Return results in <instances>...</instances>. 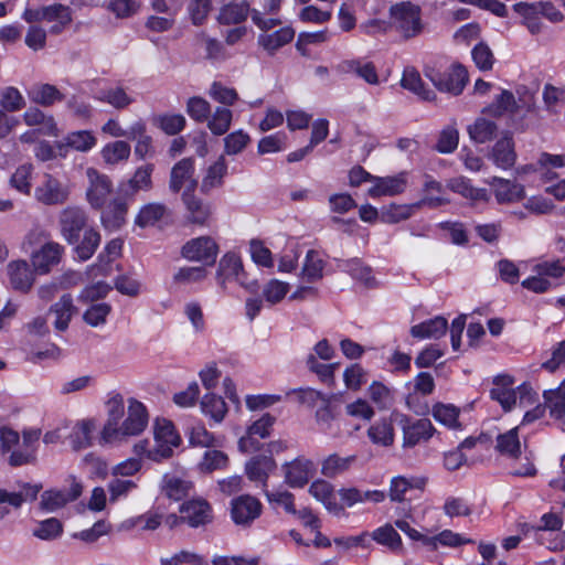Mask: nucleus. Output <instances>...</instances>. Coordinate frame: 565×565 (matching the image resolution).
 Masks as SVG:
<instances>
[{
  "instance_id": "1",
  "label": "nucleus",
  "mask_w": 565,
  "mask_h": 565,
  "mask_svg": "<svg viewBox=\"0 0 565 565\" xmlns=\"http://www.w3.org/2000/svg\"><path fill=\"white\" fill-rule=\"evenodd\" d=\"M149 416L146 406L135 399L128 401L127 416L121 424H105L99 437L100 445H120L131 437L141 435L148 426Z\"/></svg>"
},
{
  "instance_id": "2",
  "label": "nucleus",
  "mask_w": 565,
  "mask_h": 565,
  "mask_svg": "<svg viewBox=\"0 0 565 565\" xmlns=\"http://www.w3.org/2000/svg\"><path fill=\"white\" fill-rule=\"evenodd\" d=\"M390 14L395 30L405 39L419 35L424 29L419 6L403 1L391 7Z\"/></svg>"
},
{
  "instance_id": "3",
  "label": "nucleus",
  "mask_w": 565,
  "mask_h": 565,
  "mask_svg": "<svg viewBox=\"0 0 565 565\" xmlns=\"http://www.w3.org/2000/svg\"><path fill=\"white\" fill-rule=\"evenodd\" d=\"M493 383L494 387L490 390V397L497 401L504 412H510L516 405L518 398L521 403L524 398H531V386L524 383L513 388L514 381L510 375H498Z\"/></svg>"
},
{
  "instance_id": "4",
  "label": "nucleus",
  "mask_w": 565,
  "mask_h": 565,
  "mask_svg": "<svg viewBox=\"0 0 565 565\" xmlns=\"http://www.w3.org/2000/svg\"><path fill=\"white\" fill-rule=\"evenodd\" d=\"M426 76L438 90L450 93L455 96L461 94L468 82V72L460 64H455L445 72L431 70L426 72Z\"/></svg>"
},
{
  "instance_id": "5",
  "label": "nucleus",
  "mask_w": 565,
  "mask_h": 565,
  "mask_svg": "<svg viewBox=\"0 0 565 565\" xmlns=\"http://www.w3.org/2000/svg\"><path fill=\"white\" fill-rule=\"evenodd\" d=\"M62 237L70 244L78 242L81 233L89 227L86 212L78 206L65 207L58 216Z\"/></svg>"
},
{
  "instance_id": "6",
  "label": "nucleus",
  "mask_w": 565,
  "mask_h": 565,
  "mask_svg": "<svg viewBox=\"0 0 565 565\" xmlns=\"http://www.w3.org/2000/svg\"><path fill=\"white\" fill-rule=\"evenodd\" d=\"M134 199L126 196L118 188L116 195L102 209L100 221L103 226L109 231L119 230L126 222L129 203Z\"/></svg>"
},
{
  "instance_id": "7",
  "label": "nucleus",
  "mask_w": 565,
  "mask_h": 565,
  "mask_svg": "<svg viewBox=\"0 0 565 565\" xmlns=\"http://www.w3.org/2000/svg\"><path fill=\"white\" fill-rule=\"evenodd\" d=\"M64 250V246L57 242H45L31 253L32 267L40 275L50 273L52 267L60 264Z\"/></svg>"
},
{
  "instance_id": "8",
  "label": "nucleus",
  "mask_w": 565,
  "mask_h": 565,
  "mask_svg": "<svg viewBox=\"0 0 565 565\" xmlns=\"http://www.w3.org/2000/svg\"><path fill=\"white\" fill-rule=\"evenodd\" d=\"M87 177L89 179L86 192L87 201L93 209L102 210L113 192V183L106 174H102L93 168L87 169Z\"/></svg>"
},
{
  "instance_id": "9",
  "label": "nucleus",
  "mask_w": 565,
  "mask_h": 565,
  "mask_svg": "<svg viewBox=\"0 0 565 565\" xmlns=\"http://www.w3.org/2000/svg\"><path fill=\"white\" fill-rule=\"evenodd\" d=\"M10 287L21 294H28L35 281V270L24 259L11 260L6 269Z\"/></svg>"
},
{
  "instance_id": "10",
  "label": "nucleus",
  "mask_w": 565,
  "mask_h": 565,
  "mask_svg": "<svg viewBox=\"0 0 565 565\" xmlns=\"http://www.w3.org/2000/svg\"><path fill=\"white\" fill-rule=\"evenodd\" d=\"M179 511L190 527L205 526L213 521V509L204 499L188 500L180 505Z\"/></svg>"
},
{
  "instance_id": "11",
  "label": "nucleus",
  "mask_w": 565,
  "mask_h": 565,
  "mask_svg": "<svg viewBox=\"0 0 565 565\" xmlns=\"http://www.w3.org/2000/svg\"><path fill=\"white\" fill-rule=\"evenodd\" d=\"M262 510L260 501L249 494L239 495L231 502V515L238 525H249L259 518Z\"/></svg>"
},
{
  "instance_id": "12",
  "label": "nucleus",
  "mask_w": 565,
  "mask_h": 565,
  "mask_svg": "<svg viewBox=\"0 0 565 565\" xmlns=\"http://www.w3.org/2000/svg\"><path fill=\"white\" fill-rule=\"evenodd\" d=\"M218 246L213 238L201 236L193 238L182 247V256L189 260L204 262L206 265L215 263Z\"/></svg>"
},
{
  "instance_id": "13",
  "label": "nucleus",
  "mask_w": 565,
  "mask_h": 565,
  "mask_svg": "<svg viewBox=\"0 0 565 565\" xmlns=\"http://www.w3.org/2000/svg\"><path fill=\"white\" fill-rule=\"evenodd\" d=\"M194 175V160L192 158H184L178 161L171 169L169 189L173 193H179L181 189L186 185L185 191H194L198 181Z\"/></svg>"
},
{
  "instance_id": "14",
  "label": "nucleus",
  "mask_w": 565,
  "mask_h": 565,
  "mask_svg": "<svg viewBox=\"0 0 565 565\" xmlns=\"http://www.w3.org/2000/svg\"><path fill=\"white\" fill-rule=\"evenodd\" d=\"M285 482L291 488H302L308 483L315 471V463L303 457H298L282 465Z\"/></svg>"
},
{
  "instance_id": "15",
  "label": "nucleus",
  "mask_w": 565,
  "mask_h": 565,
  "mask_svg": "<svg viewBox=\"0 0 565 565\" xmlns=\"http://www.w3.org/2000/svg\"><path fill=\"white\" fill-rule=\"evenodd\" d=\"M34 196L45 205H56L67 200L68 191L57 179L45 174L43 183L35 189Z\"/></svg>"
},
{
  "instance_id": "16",
  "label": "nucleus",
  "mask_w": 565,
  "mask_h": 565,
  "mask_svg": "<svg viewBox=\"0 0 565 565\" xmlns=\"http://www.w3.org/2000/svg\"><path fill=\"white\" fill-rule=\"evenodd\" d=\"M276 467V461L271 456L258 455L252 457L246 462L245 473L250 481L259 483L265 491L269 473L273 472Z\"/></svg>"
},
{
  "instance_id": "17",
  "label": "nucleus",
  "mask_w": 565,
  "mask_h": 565,
  "mask_svg": "<svg viewBox=\"0 0 565 565\" xmlns=\"http://www.w3.org/2000/svg\"><path fill=\"white\" fill-rule=\"evenodd\" d=\"M182 202L185 206V218L188 222L204 226L211 216V206L194 194V191H184Z\"/></svg>"
},
{
  "instance_id": "18",
  "label": "nucleus",
  "mask_w": 565,
  "mask_h": 565,
  "mask_svg": "<svg viewBox=\"0 0 565 565\" xmlns=\"http://www.w3.org/2000/svg\"><path fill=\"white\" fill-rule=\"evenodd\" d=\"M489 184L493 188L498 203H513L525 198L524 186L513 181L493 177Z\"/></svg>"
},
{
  "instance_id": "19",
  "label": "nucleus",
  "mask_w": 565,
  "mask_h": 565,
  "mask_svg": "<svg viewBox=\"0 0 565 565\" xmlns=\"http://www.w3.org/2000/svg\"><path fill=\"white\" fill-rule=\"evenodd\" d=\"M491 158L494 164L501 169H510L514 166L516 153L514 150L513 137L505 132L493 146Z\"/></svg>"
},
{
  "instance_id": "20",
  "label": "nucleus",
  "mask_w": 565,
  "mask_h": 565,
  "mask_svg": "<svg viewBox=\"0 0 565 565\" xmlns=\"http://www.w3.org/2000/svg\"><path fill=\"white\" fill-rule=\"evenodd\" d=\"M309 493L321 502L329 512L335 515L343 512V505L337 502L334 489L330 482L322 479L315 480L309 487Z\"/></svg>"
},
{
  "instance_id": "21",
  "label": "nucleus",
  "mask_w": 565,
  "mask_h": 565,
  "mask_svg": "<svg viewBox=\"0 0 565 565\" xmlns=\"http://www.w3.org/2000/svg\"><path fill=\"white\" fill-rule=\"evenodd\" d=\"M435 431L436 429L429 419H417L416 422L404 426L403 446L414 447L420 441L428 440Z\"/></svg>"
},
{
  "instance_id": "22",
  "label": "nucleus",
  "mask_w": 565,
  "mask_h": 565,
  "mask_svg": "<svg viewBox=\"0 0 565 565\" xmlns=\"http://www.w3.org/2000/svg\"><path fill=\"white\" fill-rule=\"evenodd\" d=\"M153 169L152 163L139 167L126 183L119 185V189L124 191L126 196L128 195L132 199L138 191H149L152 188L151 174Z\"/></svg>"
},
{
  "instance_id": "23",
  "label": "nucleus",
  "mask_w": 565,
  "mask_h": 565,
  "mask_svg": "<svg viewBox=\"0 0 565 565\" xmlns=\"http://www.w3.org/2000/svg\"><path fill=\"white\" fill-rule=\"evenodd\" d=\"M448 330V321L441 316L428 319L411 328L409 332L416 339H440Z\"/></svg>"
},
{
  "instance_id": "24",
  "label": "nucleus",
  "mask_w": 565,
  "mask_h": 565,
  "mask_svg": "<svg viewBox=\"0 0 565 565\" xmlns=\"http://www.w3.org/2000/svg\"><path fill=\"white\" fill-rule=\"evenodd\" d=\"M406 179L403 173L393 177H375L374 185L369 189V195L379 198L382 195H396L404 192Z\"/></svg>"
},
{
  "instance_id": "25",
  "label": "nucleus",
  "mask_w": 565,
  "mask_h": 565,
  "mask_svg": "<svg viewBox=\"0 0 565 565\" xmlns=\"http://www.w3.org/2000/svg\"><path fill=\"white\" fill-rule=\"evenodd\" d=\"M422 204H428L430 206H437L441 204L440 199H429V200H423L419 203L413 204V205H396L391 204L390 206L385 207L381 212V220L384 223L387 224H395L401 221L407 220L411 217L413 210L415 207L420 206Z\"/></svg>"
},
{
  "instance_id": "26",
  "label": "nucleus",
  "mask_w": 565,
  "mask_h": 565,
  "mask_svg": "<svg viewBox=\"0 0 565 565\" xmlns=\"http://www.w3.org/2000/svg\"><path fill=\"white\" fill-rule=\"evenodd\" d=\"M294 38L295 30L290 26H285L273 33L260 34L257 42L269 55H274L280 47L291 42Z\"/></svg>"
},
{
  "instance_id": "27",
  "label": "nucleus",
  "mask_w": 565,
  "mask_h": 565,
  "mask_svg": "<svg viewBox=\"0 0 565 565\" xmlns=\"http://www.w3.org/2000/svg\"><path fill=\"white\" fill-rule=\"evenodd\" d=\"M226 174L227 163L224 154H221L217 160L207 168L206 174L201 181V192L209 194L213 189L221 188Z\"/></svg>"
},
{
  "instance_id": "28",
  "label": "nucleus",
  "mask_w": 565,
  "mask_h": 565,
  "mask_svg": "<svg viewBox=\"0 0 565 565\" xmlns=\"http://www.w3.org/2000/svg\"><path fill=\"white\" fill-rule=\"evenodd\" d=\"M338 71L343 74L354 73L370 85L379 84V75L372 62L362 63L360 60H347L338 65Z\"/></svg>"
},
{
  "instance_id": "29",
  "label": "nucleus",
  "mask_w": 565,
  "mask_h": 565,
  "mask_svg": "<svg viewBox=\"0 0 565 565\" xmlns=\"http://www.w3.org/2000/svg\"><path fill=\"white\" fill-rule=\"evenodd\" d=\"M43 21L55 22L51 28L52 34H60L72 22L71 9L61 3L44 6Z\"/></svg>"
},
{
  "instance_id": "30",
  "label": "nucleus",
  "mask_w": 565,
  "mask_h": 565,
  "mask_svg": "<svg viewBox=\"0 0 565 565\" xmlns=\"http://www.w3.org/2000/svg\"><path fill=\"white\" fill-rule=\"evenodd\" d=\"M76 307L70 294L63 295L57 302L50 308V313L55 316L54 327L58 331H65L68 328Z\"/></svg>"
},
{
  "instance_id": "31",
  "label": "nucleus",
  "mask_w": 565,
  "mask_h": 565,
  "mask_svg": "<svg viewBox=\"0 0 565 565\" xmlns=\"http://www.w3.org/2000/svg\"><path fill=\"white\" fill-rule=\"evenodd\" d=\"M243 264L241 258L234 253L225 254L220 263L216 271V279L221 286H224L226 280L235 278L241 280V274H243Z\"/></svg>"
},
{
  "instance_id": "32",
  "label": "nucleus",
  "mask_w": 565,
  "mask_h": 565,
  "mask_svg": "<svg viewBox=\"0 0 565 565\" xmlns=\"http://www.w3.org/2000/svg\"><path fill=\"white\" fill-rule=\"evenodd\" d=\"M95 98L117 110L126 109L135 102L134 97L128 95L126 88L120 85L100 89Z\"/></svg>"
},
{
  "instance_id": "33",
  "label": "nucleus",
  "mask_w": 565,
  "mask_h": 565,
  "mask_svg": "<svg viewBox=\"0 0 565 565\" xmlns=\"http://www.w3.org/2000/svg\"><path fill=\"white\" fill-rule=\"evenodd\" d=\"M467 131L470 139L476 143H486L497 137L498 126L492 120L479 117L468 126Z\"/></svg>"
},
{
  "instance_id": "34",
  "label": "nucleus",
  "mask_w": 565,
  "mask_h": 565,
  "mask_svg": "<svg viewBox=\"0 0 565 565\" xmlns=\"http://www.w3.org/2000/svg\"><path fill=\"white\" fill-rule=\"evenodd\" d=\"M370 536L377 544H381L387 547L393 553H402L403 552V542L401 535L394 529V526L390 523L384 524L375 529Z\"/></svg>"
},
{
  "instance_id": "35",
  "label": "nucleus",
  "mask_w": 565,
  "mask_h": 565,
  "mask_svg": "<svg viewBox=\"0 0 565 565\" xmlns=\"http://www.w3.org/2000/svg\"><path fill=\"white\" fill-rule=\"evenodd\" d=\"M355 461V455L341 457L339 454H331L321 462V473L327 478H335L347 472Z\"/></svg>"
},
{
  "instance_id": "36",
  "label": "nucleus",
  "mask_w": 565,
  "mask_h": 565,
  "mask_svg": "<svg viewBox=\"0 0 565 565\" xmlns=\"http://www.w3.org/2000/svg\"><path fill=\"white\" fill-rule=\"evenodd\" d=\"M95 422L92 419H84L78 422L70 436L72 448L75 451L85 449L93 445V433L95 430Z\"/></svg>"
},
{
  "instance_id": "37",
  "label": "nucleus",
  "mask_w": 565,
  "mask_h": 565,
  "mask_svg": "<svg viewBox=\"0 0 565 565\" xmlns=\"http://www.w3.org/2000/svg\"><path fill=\"white\" fill-rule=\"evenodd\" d=\"M482 113L497 118L505 114L514 115L515 95L508 89H503L500 95L495 96L490 105L483 108Z\"/></svg>"
},
{
  "instance_id": "38",
  "label": "nucleus",
  "mask_w": 565,
  "mask_h": 565,
  "mask_svg": "<svg viewBox=\"0 0 565 565\" xmlns=\"http://www.w3.org/2000/svg\"><path fill=\"white\" fill-rule=\"evenodd\" d=\"M100 234L95 228L87 227L84 231L82 241L78 239L76 244H74V252L77 258L82 262L88 260L96 252L100 244Z\"/></svg>"
},
{
  "instance_id": "39",
  "label": "nucleus",
  "mask_w": 565,
  "mask_h": 565,
  "mask_svg": "<svg viewBox=\"0 0 565 565\" xmlns=\"http://www.w3.org/2000/svg\"><path fill=\"white\" fill-rule=\"evenodd\" d=\"M161 489L169 499L180 501L189 495L192 482L175 476L164 475Z\"/></svg>"
},
{
  "instance_id": "40",
  "label": "nucleus",
  "mask_w": 565,
  "mask_h": 565,
  "mask_svg": "<svg viewBox=\"0 0 565 565\" xmlns=\"http://www.w3.org/2000/svg\"><path fill=\"white\" fill-rule=\"evenodd\" d=\"M167 214V206L162 203H147L139 210L135 217V224L141 228L153 226Z\"/></svg>"
},
{
  "instance_id": "41",
  "label": "nucleus",
  "mask_w": 565,
  "mask_h": 565,
  "mask_svg": "<svg viewBox=\"0 0 565 565\" xmlns=\"http://www.w3.org/2000/svg\"><path fill=\"white\" fill-rule=\"evenodd\" d=\"M200 405L202 413L217 424L221 423L227 414V406L223 397L213 393L205 394Z\"/></svg>"
},
{
  "instance_id": "42",
  "label": "nucleus",
  "mask_w": 565,
  "mask_h": 565,
  "mask_svg": "<svg viewBox=\"0 0 565 565\" xmlns=\"http://www.w3.org/2000/svg\"><path fill=\"white\" fill-rule=\"evenodd\" d=\"M268 7H264V10H259L257 8L252 9L250 18L254 24H256L262 31H268L281 23L279 19L276 18H264L265 14L276 13L280 8V0H267Z\"/></svg>"
},
{
  "instance_id": "43",
  "label": "nucleus",
  "mask_w": 565,
  "mask_h": 565,
  "mask_svg": "<svg viewBox=\"0 0 565 565\" xmlns=\"http://www.w3.org/2000/svg\"><path fill=\"white\" fill-rule=\"evenodd\" d=\"M131 148L127 141L117 140L109 142L102 149V158L107 164L115 166L127 161L130 157Z\"/></svg>"
},
{
  "instance_id": "44",
  "label": "nucleus",
  "mask_w": 565,
  "mask_h": 565,
  "mask_svg": "<svg viewBox=\"0 0 565 565\" xmlns=\"http://www.w3.org/2000/svg\"><path fill=\"white\" fill-rule=\"evenodd\" d=\"M250 11L248 3L245 1L228 3L221 9L217 20L225 25L237 24L245 21Z\"/></svg>"
},
{
  "instance_id": "45",
  "label": "nucleus",
  "mask_w": 565,
  "mask_h": 565,
  "mask_svg": "<svg viewBox=\"0 0 565 565\" xmlns=\"http://www.w3.org/2000/svg\"><path fill=\"white\" fill-rule=\"evenodd\" d=\"M471 539L462 537L460 534L450 530H444L440 533L429 536L425 540V546L430 551H436L438 545L457 547L463 544L472 543Z\"/></svg>"
},
{
  "instance_id": "46",
  "label": "nucleus",
  "mask_w": 565,
  "mask_h": 565,
  "mask_svg": "<svg viewBox=\"0 0 565 565\" xmlns=\"http://www.w3.org/2000/svg\"><path fill=\"white\" fill-rule=\"evenodd\" d=\"M96 145L95 136L88 130H78L70 132L65 137V143H57V148L62 151L66 147L77 151H88Z\"/></svg>"
},
{
  "instance_id": "47",
  "label": "nucleus",
  "mask_w": 565,
  "mask_h": 565,
  "mask_svg": "<svg viewBox=\"0 0 565 565\" xmlns=\"http://www.w3.org/2000/svg\"><path fill=\"white\" fill-rule=\"evenodd\" d=\"M495 449L501 454L511 458H518L521 455V444L518 434V427L500 434L497 437Z\"/></svg>"
},
{
  "instance_id": "48",
  "label": "nucleus",
  "mask_w": 565,
  "mask_h": 565,
  "mask_svg": "<svg viewBox=\"0 0 565 565\" xmlns=\"http://www.w3.org/2000/svg\"><path fill=\"white\" fill-rule=\"evenodd\" d=\"M516 13L522 15V23L527 28L531 34L541 32L542 22L539 18V11L535 3L519 2L513 6Z\"/></svg>"
},
{
  "instance_id": "49",
  "label": "nucleus",
  "mask_w": 565,
  "mask_h": 565,
  "mask_svg": "<svg viewBox=\"0 0 565 565\" xmlns=\"http://www.w3.org/2000/svg\"><path fill=\"white\" fill-rule=\"evenodd\" d=\"M323 268L324 262L319 253L313 249L308 250L301 269L302 277L309 282L317 281L322 278Z\"/></svg>"
},
{
  "instance_id": "50",
  "label": "nucleus",
  "mask_w": 565,
  "mask_h": 565,
  "mask_svg": "<svg viewBox=\"0 0 565 565\" xmlns=\"http://www.w3.org/2000/svg\"><path fill=\"white\" fill-rule=\"evenodd\" d=\"M401 85L405 89H408L425 100H431L434 98V93L424 87V83L420 78V75L414 68H406L403 73V77L401 79Z\"/></svg>"
},
{
  "instance_id": "51",
  "label": "nucleus",
  "mask_w": 565,
  "mask_h": 565,
  "mask_svg": "<svg viewBox=\"0 0 565 565\" xmlns=\"http://www.w3.org/2000/svg\"><path fill=\"white\" fill-rule=\"evenodd\" d=\"M32 99L42 106H52L56 102H62L64 95L51 84H39L32 90Z\"/></svg>"
},
{
  "instance_id": "52",
  "label": "nucleus",
  "mask_w": 565,
  "mask_h": 565,
  "mask_svg": "<svg viewBox=\"0 0 565 565\" xmlns=\"http://www.w3.org/2000/svg\"><path fill=\"white\" fill-rule=\"evenodd\" d=\"M525 111L526 114L537 115L535 93L525 85H519L515 88V114Z\"/></svg>"
},
{
  "instance_id": "53",
  "label": "nucleus",
  "mask_w": 565,
  "mask_h": 565,
  "mask_svg": "<svg viewBox=\"0 0 565 565\" xmlns=\"http://www.w3.org/2000/svg\"><path fill=\"white\" fill-rule=\"evenodd\" d=\"M306 364L311 372L318 375L322 383L329 386L334 384V372L339 367V363L322 364L318 362L315 354H309Z\"/></svg>"
},
{
  "instance_id": "54",
  "label": "nucleus",
  "mask_w": 565,
  "mask_h": 565,
  "mask_svg": "<svg viewBox=\"0 0 565 565\" xmlns=\"http://www.w3.org/2000/svg\"><path fill=\"white\" fill-rule=\"evenodd\" d=\"M63 523L56 518H50L39 522L33 530V535L43 541H54L63 534Z\"/></svg>"
},
{
  "instance_id": "55",
  "label": "nucleus",
  "mask_w": 565,
  "mask_h": 565,
  "mask_svg": "<svg viewBox=\"0 0 565 565\" xmlns=\"http://www.w3.org/2000/svg\"><path fill=\"white\" fill-rule=\"evenodd\" d=\"M25 100L18 88L8 86L0 92V110L7 113H14L22 109Z\"/></svg>"
},
{
  "instance_id": "56",
  "label": "nucleus",
  "mask_w": 565,
  "mask_h": 565,
  "mask_svg": "<svg viewBox=\"0 0 565 565\" xmlns=\"http://www.w3.org/2000/svg\"><path fill=\"white\" fill-rule=\"evenodd\" d=\"M450 189L461 194L467 199H471L473 201H487L488 192L486 189H477L473 188L469 180L465 178H456L450 182Z\"/></svg>"
},
{
  "instance_id": "57",
  "label": "nucleus",
  "mask_w": 565,
  "mask_h": 565,
  "mask_svg": "<svg viewBox=\"0 0 565 565\" xmlns=\"http://www.w3.org/2000/svg\"><path fill=\"white\" fill-rule=\"evenodd\" d=\"M367 435L370 439L377 445L390 446L394 441V428L391 423L382 420L372 425Z\"/></svg>"
},
{
  "instance_id": "58",
  "label": "nucleus",
  "mask_w": 565,
  "mask_h": 565,
  "mask_svg": "<svg viewBox=\"0 0 565 565\" xmlns=\"http://www.w3.org/2000/svg\"><path fill=\"white\" fill-rule=\"evenodd\" d=\"M431 415L438 423L449 427H459V411L454 405L437 403L433 406Z\"/></svg>"
},
{
  "instance_id": "59",
  "label": "nucleus",
  "mask_w": 565,
  "mask_h": 565,
  "mask_svg": "<svg viewBox=\"0 0 565 565\" xmlns=\"http://www.w3.org/2000/svg\"><path fill=\"white\" fill-rule=\"evenodd\" d=\"M232 111L225 107H217L207 121V127L216 136L224 135L232 121Z\"/></svg>"
},
{
  "instance_id": "60",
  "label": "nucleus",
  "mask_w": 565,
  "mask_h": 565,
  "mask_svg": "<svg viewBox=\"0 0 565 565\" xmlns=\"http://www.w3.org/2000/svg\"><path fill=\"white\" fill-rule=\"evenodd\" d=\"M471 56L480 71L487 72L492 70L495 58L492 50L486 42L476 44L471 51Z\"/></svg>"
},
{
  "instance_id": "61",
  "label": "nucleus",
  "mask_w": 565,
  "mask_h": 565,
  "mask_svg": "<svg viewBox=\"0 0 565 565\" xmlns=\"http://www.w3.org/2000/svg\"><path fill=\"white\" fill-rule=\"evenodd\" d=\"M153 435L154 441H164L174 446L180 444V436L175 431L172 422L168 419H156Z\"/></svg>"
},
{
  "instance_id": "62",
  "label": "nucleus",
  "mask_w": 565,
  "mask_h": 565,
  "mask_svg": "<svg viewBox=\"0 0 565 565\" xmlns=\"http://www.w3.org/2000/svg\"><path fill=\"white\" fill-rule=\"evenodd\" d=\"M344 270L348 271L352 278L363 282L365 286L374 284V277L369 266H365L360 259L353 258L344 263Z\"/></svg>"
},
{
  "instance_id": "63",
  "label": "nucleus",
  "mask_w": 565,
  "mask_h": 565,
  "mask_svg": "<svg viewBox=\"0 0 565 565\" xmlns=\"http://www.w3.org/2000/svg\"><path fill=\"white\" fill-rule=\"evenodd\" d=\"M288 291V282L270 279L263 288V297L268 303L276 305L286 297Z\"/></svg>"
},
{
  "instance_id": "64",
  "label": "nucleus",
  "mask_w": 565,
  "mask_h": 565,
  "mask_svg": "<svg viewBox=\"0 0 565 565\" xmlns=\"http://www.w3.org/2000/svg\"><path fill=\"white\" fill-rule=\"evenodd\" d=\"M250 137L243 130L231 132L224 138V152L228 156L241 153L249 143Z\"/></svg>"
}]
</instances>
